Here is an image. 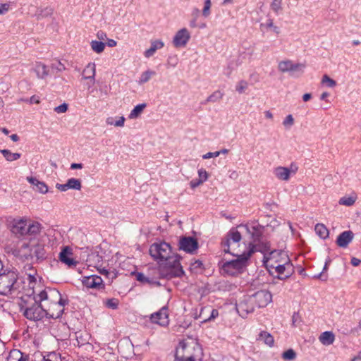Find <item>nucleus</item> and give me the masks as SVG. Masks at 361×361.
I'll list each match as a JSON object with an SVG mask.
<instances>
[{
	"label": "nucleus",
	"mask_w": 361,
	"mask_h": 361,
	"mask_svg": "<svg viewBox=\"0 0 361 361\" xmlns=\"http://www.w3.org/2000/svg\"><path fill=\"white\" fill-rule=\"evenodd\" d=\"M25 102L29 103V104H39L40 99L38 96L33 95L31 97H30L28 99H25Z\"/></svg>",
	"instance_id": "nucleus-58"
},
{
	"label": "nucleus",
	"mask_w": 361,
	"mask_h": 361,
	"mask_svg": "<svg viewBox=\"0 0 361 361\" xmlns=\"http://www.w3.org/2000/svg\"><path fill=\"white\" fill-rule=\"evenodd\" d=\"M255 305L254 302H250V297L240 302L237 306L236 310L242 317H246L249 313L253 312L255 310Z\"/></svg>",
	"instance_id": "nucleus-18"
},
{
	"label": "nucleus",
	"mask_w": 361,
	"mask_h": 361,
	"mask_svg": "<svg viewBox=\"0 0 361 361\" xmlns=\"http://www.w3.org/2000/svg\"><path fill=\"white\" fill-rule=\"evenodd\" d=\"M161 270V267L159 265L157 267H151L148 269L147 273L148 275L153 278V281H155L156 283H153L154 286H160L161 283L159 281V279H163V277L159 274V271Z\"/></svg>",
	"instance_id": "nucleus-30"
},
{
	"label": "nucleus",
	"mask_w": 361,
	"mask_h": 361,
	"mask_svg": "<svg viewBox=\"0 0 361 361\" xmlns=\"http://www.w3.org/2000/svg\"><path fill=\"white\" fill-rule=\"evenodd\" d=\"M293 325L296 326L300 322V316L298 312H294L292 316Z\"/></svg>",
	"instance_id": "nucleus-59"
},
{
	"label": "nucleus",
	"mask_w": 361,
	"mask_h": 361,
	"mask_svg": "<svg viewBox=\"0 0 361 361\" xmlns=\"http://www.w3.org/2000/svg\"><path fill=\"white\" fill-rule=\"evenodd\" d=\"M50 68L53 71H56V72H63L66 70V66H64V64L59 60L56 61L55 62H53L51 64Z\"/></svg>",
	"instance_id": "nucleus-49"
},
{
	"label": "nucleus",
	"mask_w": 361,
	"mask_h": 361,
	"mask_svg": "<svg viewBox=\"0 0 361 361\" xmlns=\"http://www.w3.org/2000/svg\"><path fill=\"white\" fill-rule=\"evenodd\" d=\"M146 107L145 104H140L135 106V108L131 111L129 118H137L143 111V109Z\"/></svg>",
	"instance_id": "nucleus-44"
},
{
	"label": "nucleus",
	"mask_w": 361,
	"mask_h": 361,
	"mask_svg": "<svg viewBox=\"0 0 361 361\" xmlns=\"http://www.w3.org/2000/svg\"><path fill=\"white\" fill-rule=\"evenodd\" d=\"M314 231L317 235L322 239H326L329 237V229L323 224H317L314 227Z\"/></svg>",
	"instance_id": "nucleus-33"
},
{
	"label": "nucleus",
	"mask_w": 361,
	"mask_h": 361,
	"mask_svg": "<svg viewBox=\"0 0 361 361\" xmlns=\"http://www.w3.org/2000/svg\"><path fill=\"white\" fill-rule=\"evenodd\" d=\"M164 46V44L161 40H154L151 42V47L147 49L144 55L146 58L152 56L157 50L161 49Z\"/></svg>",
	"instance_id": "nucleus-28"
},
{
	"label": "nucleus",
	"mask_w": 361,
	"mask_h": 361,
	"mask_svg": "<svg viewBox=\"0 0 361 361\" xmlns=\"http://www.w3.org/2000/svg\"><path fill=\"white\" fill-rule=\"evenodd\" d=\"M274 173L279 180L287 181L290 179L289 171L287 167L278 166L274 169Z\"/></svg>",
	"instance_id": "nucleus-29"
},
{
	"label": "nucleus",
	"mask_w": 361,
	"mask_h": 361,
	"mask_svg": "<svg viewBox=\"0 0 361 361\" xmlns=\"http://www.w3.org/2000/svg\"><path fill=\"white\" fill-rule=\"evenodd\" d=\"M211 0H205L204 6L202 10L204 16L207 17L210 14Z\"/></svg>",
	"instance_id": "nucleus-55"
},
{
	"label": "nucleus",
	"mask_w": 361,
	"mask_h": 361,
	"mask_svg": "<svg viewBox=\"0 0 361 361\" xmlns=\"http://www.w3.org/2000/svg\"><path fill=\"white\" fill-rule=\"evenodd\" d=\"M354 234L351 231L342 232L337 238L336 244L340 247H347L348 244L353 240Z\"/></svg>",
	"instance_id": "nucleus-23"
},
{
	"label": "nucleus",
	"mask_w": 361,
	"mask_h": 361,
	"mask_svg": "<svg viewBox=\"0 0 361 361\" xmlns=\"http://www.w3.org/2000/svg\"><path fill=\"white\" fill-rule=\"evenodd\" d=\"M25 271L26 274L27 275L28 280L30 283L35 282V275H36V270L33 268V267L31 265V264H27L24 267Z\"/></svg>",
	"instance_id": "nucleus-38"
},
{
	"label": "nucleus",
	"mask_w": 361,
	"mask_h": 361,
	"mask_svg": "<svg viewBox=\"0 0 361 361\" xmlns=\"http://www.w3.org/2000/svg\"><path fill=\"white\" fill-rule=\"evenodd\" d=\"M155 74V71L151 70H147L143 72L139 78L138 84L142 85L147 82L150 80L151 77L154 76Z\"/></svg>",
	"instance_id": "nucleus-41"
},
{
	"label": "nucleus",
	"mask_w": 361,
	"mask_h": 361,
	"mask_svg": "<svg viewBox=\"0 0 361 361\" xmlns=\"http://www.w3.org/2000/svg\"><path fill=\"white\" fill-rule=\"evenodd\" d=\"M38 79L44 80L49 75V67L41 61H37L33 68Z\"/></svg>",
	"instance_id": "nucleus-22"
},
{
	"label": "nucleus",
	"mask_w": 361,
	"mask_h": 361,
	"mask_svg": "<svg viewBox=\"0 0 361 361\" xmlns=\"http://www.w3.org/2000/svg\"><path fill=\"white\" fill-rule=\"evenodd\" d=\"M224 93L219 90L215 91L210 96H209L206 100L207 102H216L222 99Z\"/></svg>",
	"instance_id": "nucleus-46"
},
{
	"label": "nucleus",
	"mask_w": 361,
	"mask_h": 361,
	"mask_svg": "<svg viewBox=\"0 0 361 361\" xmlns=\"http://www.w3.org/2000/svg\"><path fill=\"white\" fill-rule=\"evenodd\" d=\"M270 6L271 10L278 14L282 10V0H272Z\"/></svg>",
	"instance_id": "nucleus-48"
},
{
	"label": "nucleus",
	"mask_w": 361,
	"mask_h": 361,
	"mask_svg": "<svg viewBox=\"0 0 361 361\" xmlns=\"http://www.w3.org/2000/svg\"><path fill=\"white\" fill-rule=\"evenodd\" d=\"M135 275L137 281H140L143 284L148 283L150 285H153V283H156L155 281H153V278H151V276L148 275V273H147V274L145 275L143 273L136 272L135 273Z\"/></svg>",
	"instance_id": "nucleus-36"
},
{
	"label": "nucleus",
	"mask_w": 361,
	"mask_h": 361,
	"mask_svg": "<svg viewBox=\"0 0 361 361\" xmlns=\"http://www.w3.org/2000/svg\"><path fill=\"white\" fill-rule=\"evenodd\" d=\"M190 37V33L186 28L178 30L173 37V43L174 47H181L185 46Z\"/></svg>",
	"instance_id": "nucleus-19"
},
{
	"label": "nucleus",
	"mask_w": 361,
	"mask_h": 361,
	"mask_svg": "<svg viewBox=\"0 0 361 361\" xmlns=\"http://www.w3.org/2000/svg\"><path fill=\"white\" fill-rule=\"evenodd\" d=\"M119 300L117 298H110L105 301V305L112 310L118 309Z\"/></svg>",
	"instance_id": "nucleus-50"
},
{
	"label": "nucleus",
	"mask_w": 361,
	"mask_h": 361,
	"mask_svg": "<svg viewBox=\"0 0 361 361\" xmlns=\"http://www.w3.org/2000/svg\"><path fill=\"white\" fill-rule=\"evenodd\" d=\"M42 229V226L39 223H29L26 228V234L24 240H28L30 238H41L40 233Z\"/></svg>",
	"instance_id": "nucleus-20"
},
{
	"label": "nucleus",
	"mask_w": 361,
	"mask_h": 361,
	"mask_svg": "<svg viewBox=\"0 0 361 361\" xmlns=\"http://www.w3.org/2000/svg\"><path fill=\"white\" fill-rule=\"evenodd\" d=\"M269 273L271 275L276 274V276L281 279L284 280L289 278L294 273V267L289 259L288 262L283 264H277L274 259L269 261V268H268Z\"/></svg>",
	"instance_id": "nucleus-7"
},
{
	"label": "nucleus",
	"mask_w": 361,
	"mask_h": 361,
	"mask_svg": "<svg viewBox=\"0 0 361 361\" xmlns=\"http://www.w3.org/2000/svg\"><path fill=\"white\" fill-rule=\"evenodd\" d=\"M294 123V118L291 114L288 115L283 121L285 128H290Z\"/></svg>",
	"instance_id": "nucleus-54"
},
{
	"label": "nucleus",
	"mask_w": 361,
	"mask_h": 361,
	"mask_svg": "<svg viewBox=\"0 0 361 361\" xmlns=\"http://www.w3.org/2000/svg\"><path fill=\"white\" fill-rule=\"evenodd\" d=\"M202 357V348L195 341L180 342L175 354V357L182 361H200Z\"/></svg>",
	"instance_id": "nucleus-2"
},
{
	"label": "nucleus",
	"mask_w": 361,
	"mask_h": 361,
	"mask_svg": "<svg viewBox=\"0 0 361 361\" xmlns=\"http://www.w3.org/2000/svg\"><path fill=\"white\" fill-rule=\"evenodd\" d=\"M250 297V302H254L256 307H264L272 300V295L267 290H259Z\"/></svg>",
	"instance_id": "nucleus-12"
},
{
	"label": "nucleus",
	"mask_w": 361,
	"mask_h": 361,
	"mask_svg": "<svg viewBox=\"0 0 361 361\" xmlns=\"http://www.w3.org/2000/svg\"><path fill=\"white\" fill-rule=\"evenodd\" d=\"M335 340L334 334L331 331L323 332L319 336L320 342L324 345H331Z\"/></svg>",
	"instance_id": "nucleus-34"
},
{
	"label": "nucleus",
	"mask_w": 361,
	"mask_h": 361,
	"mask_svg": "<svg viewBox=\"0 0 361 361\" xmlns=\"http://www.w3.org/2000/svg\"><path fill=\"white\" fill-rule=\"evenodd\" d=\"M37 298L39 302H43L44 304H52L63 300L60 292L57 289L51 288H47L42 290Z\"/></svg>",
	"instance_id": "nucleus-11"
},
{
	"label": "nucleus",
	"mask_w": 361,
	"mask_h": 361,
	"mask_svg": "<svg viewBox=\"0 0 361 361\" xmlns=\"http://www.w3.org/2000/svg\"><path fill=\"white\" fill-rule=\"evenodd\" d=\"M68 109V104L63 103L62 104H61L58 106H56L54 110L57 114H63V113L66 112Z\"/></svg>",
	"instance_id": "nucleus-56"
},
{
	"label": "nucleus",
	"mask_w": 361,
	"mask_h": 361,
	"mask_svg": "<svg viewBox=\"0 0 361 361\" xmlns=\"http://www.w3.org/2000/svg\"><path fill=\"white\" fill-rule=\"evenodd\" d=\"M240 233L232 228L226 235V238L221 242V247L226 253L235 255L232 250H235V247L239 245V243L241 240Z\"/></svg>",
	"instance_id": "nucleus-10"
},
{
	"label": "nucleus",
	"mask_w": 361,
	"mask_h": 361,
	"mask_svg": "<svg viewBox=\"0 0 361 361\" xmlns=\"http://www.w3.org/2000/svg\"><path fill=\"white\" fill-rule=\"evenodd\" d=\"M1 152L4 155L5 159L8 161L17 160L20 157V154L13 153L8 149H1Z\"/></svg>",
	"instance_id": "nucleus-42"
},
{
	"label": "nucleus",
	"mask_w": 361,
	"mask_h": 361,
	"mask_svg": "<svg viewBox=\"0 0 361 361\" xmlns=\"http://www.w3.org/2000/svg\"><path fill=\"white\" fill-rule=\"evenodd\" d=\"M13 255L23 261L40 262L47 258L44 243L41 238L24 240L21 245L13 250Z\"/></svg>",
	"instance_id": "nucleus-1"
},
{
	"label": "nucleus",
	"mask_w": 361,
	"mask_h": 361,
	"mask_svg": "<svg viewBox=\"0 0 361 361\" xmlns=\"http://www.w3.org/2000/svg\"><path fill=\"white\" fill-rule=\"evenodd\" d=\"M27 225L28 224L26 221L20 220L13 226L12 231L16 235L25 237Z\"/></svg>",
	"instance_id": "nucleus-26"
},
{
	"label": "nucleus",
	"mask_w": 361,
	"mask_h": 361,
	"mask_svg": "<svg viewBox=\"0 0 361 361\" xmlns=\"http://www.w3.org/2000/svg\"><path fill=\"white\" fill-rule=\"evenodd\" d=\"M322 84H326L329 87H334L336 85V82L325 74L322 78Z\"/></svg>",
	"instance_id": "nucleus-53"
},
{
	"label": "nucleus",
	"mask_w": 361,
	"mask_h": 361,
	"mask_svg": "<svg viewBox=\"0 0 361 361\" xmlns=\"http://www.w3.org/2000/svg\"><path fill=\"white\" fill-rule=\"evenodd\" d=\"M66 303V300H63L52 304H44L46 317L52 319L59 318L63 313L64 306Z\"/></svg>",
	"instance_id": "nucleus-13"
},
{
	"label": "nucleus",
	"mask_w": 361,
	"mask_h": 361,
	"mask_svg": "<svg viewBox=\"0 0 361 361\" xmlns=\"http://www.w3.org/2000/svg\"><path fill=\"white\" fill-rule=\"evenodd\" d=\"M96 74V66L94 63H89L82 71V78L84 80H91L94 82Z\"/></svg>",
	"instance_id": "nucleus-25"
},
{
	"label": "nucleus",
	"mask_w": 361,
	"mask_h": 361,
	"mask_svg": "<svg viewBox=\"0 0 361 361\" xmlns=\"http://www.w3.org/2000/svg\"><path fill=\"white\" fill-rule=\"evenodd\" d=\"M199 247L196 238L190 236H182L179 239L178 248L187 253L193 254Z\"/></svg>",
	"instance_id": "nucleus-14"
},
{
	"label": "nucleus",
	"mask_w": 361,
	"mask_h": 361,
	"mask_svg": "<svg viewBox=\"0 0 361 361\" xmlns=\"http://www.w3.org/2000/svg\"><path fill=\"white\" fill-rule=\"evenodd\" d=\"M292 61L286 60L279 63L278 68L282 73L290 72Z\"/></svg>",
	"instance_id": "nucleus-45"
},
{
	"label": "nucleus",
	"mask_w": 361,
	"mask_h": 361,
	"mask_svg": "<svg viewBox=\"0 0 361 361\" xmlns=\"http://www.w3.org/2000/svg\"><path fill=\"white\" fill-rule=\"evenodd\" d=\"M27 180L32 185L36 186L37 191L42 194H45L48 192V186L44 182H41L36 178L28 176Z\"/></svg>",
	"instance_id": "nucleus-27"
},
{
	"label": "nucleus",
	"mask_w": 361,
	"mask_h": 361,
	"mask_svg": "<svg viewBox=\"0 0 361 361\" xmlns=\"http://www.w3.org/2000/svg\"><path fill=\"white\" fill-rule=\"evenodd\" d=\"M254 252V248H251L247 252H244L242 255L235 253L233 255L237 256V259L225 262L222 265L223 270L231 276L241 274L247 265V259Z\"/></svg>",
	"instance_id": "nucleus-6"
},
{
	"label": "nucleus",
	"mask_w": 361,
	"mask_h": 361,
	"mask_svg": "<svg viewBox=\"0 0 361 361\" xmlns=\"http://www.w3.org/2000/svg\"><path fill=\"white\" fill-rule=\"evenodd\" d=\"M87 261L90 263V265L99 269V267L102 265V257L97 253H92L89 255Z\"/></svg>",
	"instance_id": "nucleus-37"
},
{
	"label": "nucleus",
	"mask_w": 361,
	"mask_h": 361,
	"mask_svg": "<svg viewBox=\"0 0 361 361\" xmlns=\"http://www.w3.org/2000/svg\"><path fill=\"white\" fill-rule=\"evenodd\" d=\"M37 298H35V302L26 307L23 310V315L30 320L39 321L46 317L44 304L41 305Z\"/></svg>",
	"instance_id": "nucleus-9"
},
{
	"label": "nucleus",
	"mask_w": 361,
	"mask_h": 361,
	"mask_svg": "<svg viewBox=\"0 0 361 361\" xmlns=\"http://www.w3.org/2000/svg\"><path fill=\"white\" fill-rule=\"evenodd\" d=\"M247 87H248V82L244 80H241L237 83V85L235 86V90L238 93L242 94L245 91V90Z\"/></svg>",
	"instance_id": "nucleus-52"
},
{
	"label": "nucleus",
	"mask_w": 361,
	"mask_h": 361,
	"mask_svg": "<svg viewBox=\"0 0 361 361\" xmlns=\"http://www.w3.org/2000/svg\"><path fill=\"white\" fill-rule=\"evenodd\" d=\"M258 340L263 341L265 344L268 345L269 346H273L274 343L273 336L265 331H262L260 332Z\"/></svg>",
	"instance_id": "nucleus-35"
},
{
	"label": "nucleus",
	"mask_w": 361,
	"mask_h": 361,
	"mask_svg": "<svg viewBox=\"0 0 361 361\" xmlns=\"http://www.w3.org/2000/svg\"><path fill=\"white\" fill-rule=\"evenodd\" d=\"M177 58L176 56L169 57L168 59V65L172 67H175L177 65Z\"/></svg>",
	"instance_id": "nucleus-64"
},
{
	"label": "nucleus",
	"mask_w": 361,
	"mask_h": 361,
	"mask_svg": "<svg viewBox=\"0 0 361 361\" xmlns=\"http://www.w3.org/2000/svg\"><path fill=\"white\" fill-rule=\"evenodd\" d=\"M149 252L154 260H159L160 262L169 259L174 256L171 255V245L164 241L154 243L150 245Z\"/></svg>",
	"instance_id": "nucleus-8"
},
{
	"label": "nucleus",
	"mask_w": 361,
	"mask_h": 361,
	"mask_svg": "<svg viewBox=\"0 0 361 361\" xmlns=\"http://www.w3.org/2000/svg\"><path fill=\"white\" fill-rule=\"evenodd\" d=\"M39 16H41L42 18L51 16L54 13V8L50 6H47L43 8H39Z\"/></svg>",
	"instance_id": "nucleus-47"
},
{
	"label": "nucleus",
	"mask_w": 361,
	"mask_h": 361,
	"mask_svg": "<svg viewBox=\"0 0 361 361\" xmlns=\"http://www.w3.org/2000/svg\"><path fill=\"white\" fill-rule=\"evenodd\" d=\"M180 256L176 255L169 259L159 262L161 267L159 274L163 277V279L170 280L184 274V271L180 263Z\"/></svg>",
	"instance_id": "nucleus-4"
},
{
	"label": "nucleus",
	"mask_w": 361,
	"mask_h": 361,
	"mask_svg": "<svg viewBox=\"0 0 361 361\" xmlns=\"http://www.w3.org/2000/svg\"><path fill=\"white\" fill-rule=\"evenodd\" d=\"M72 255V249L68 246L64 247L59 254V259L68 267L75 266L77 262L71 257Z\"/></svg>",
	"instance_id": "nucleus-21"
},
{
	"label": "nucleus",
	"mask_w": 361,
	"mask_h": 361,
	"mask_svg": "<svg viewBox=\"0 0 361 361\" xmlns=\"http://www.w3.org/2000/svg\"><path fill=\"white\" fill-rule=\"evenodd\" d=\"M282 358L285 360H293L296 358V353L293 349H288L283 353Z\"/></svg>",
	"instance_id": "nucleus-51"
},
{
	"label": "nucleus",
	"mask_w": 361,
	"mask_h": 361,
	"mask_svg": "<svg viewBox=\"0 0 361 361\" xmlns=\"http://www.w3.org/2000/svg\"><path fill=\"white\" fill-rule=\"evenodd\" d=\"M168 309L166 307H163L159 311L152 314L150 319L153 323L157 324L160 326H165L169 323Z\"/></svg>",
	"instance_id": "nucleus-16"
},
{
	"label": "nucleus",
	"mask_w": 361,
	"mask_h": 361,
	"mask_svg": "<svg viewBox=\"0 0 361 361\" xmlns=\"http://www.w3.org/2000/svg\"><path fill=\"white\" fill-rule=\"evenodd\" d=\"M204 181H202V180H200L199 178L198 179H194V180H192L190 183V187L194 189L197 187H198L199 185H200L201 184L203 183Z\"/></svg>",
	"instance_id": "nucleus-61"
},
{
	"label": "nucleus",
	"mask_w": 361,
	"mask_h": 361,
	"mask_svg": "<svg viewBox=\"0 0 361 361\" xmlns=\"http://www.w3.org/2000/svg\"><path fill=\"white\" fill-rule=\"evenodd\" d=\"M35 358H37L41 361H59L60 358L56 353H49L47 355H43L41 353H36L33 355ZM34 361H36L35 360Z\"/></svg>",
	"instance_id": "nucleus-32"
},
{
	"label": "nucleus",
	"mask_w": 361,
	"mask_h": 361,
	"mask_svg": "<svg viewBox=\"0 0 361 361\" xmlns=\"http://www.w3.org/2000/svg\"><path fill=\"white\" fill-rule=\"evenodd\" d=\"M305 68V63H294L293 62H292L291 68H290L289 73H290V75L295 76V73L298 72L301 73H303Z\"/></svg>",
	"instance_id": "nucleus-43"
},
{
	"label": "nucleus",
	"mask_w": 361,
	"mask_h": 361,
	"mask_svg": "<svg viewBox=\"0 0 361 361\" xmlns=\"http://www.w3.org/2000/svg\"><path fill=\"white\" fill-rule=\"evenodd\" d=\"M198 176H199V179L200 180H202V181H205L207 180L208 178V173H207V171L205 170H204L203 169H201L198 171Z\"/></svg>",
	"instance_id": "nucleus-57"
},
{
	"label": "nucleus",
	"mask_w": 361,
	"mask_h": 361,
	"mask_svg": "<svg viewBox=\"0 0 361 361\" xmlns=\"http://www.w3.org/2000/svg\"><path fill=\"white\" fill-rule=\"evenodd\" d=\"M240 228H245L251 235L252 242L250 243V249L254 248L255 252H266L270 250V245L267 242H262L264 227L257 222L250 224L240 225Z\"/></svg>",
	"instance_id": "nucleus-3"
},
{
	"label": "nucleus",
	"mask_w": 361,
	"mask_h": 361,
	"mask_svg": "<svg viewBox=\"0 0 361 361\" xmlns=\"http://www.w3.org/2000/svg\"><path fill=\"white\" fill-rule=\"evenodd\" d=\"M10 8L9 4H0V14H4L6 13Z\"/></svg>",
	"instance_id": "nucleus-62"
},
{
	"label": "nucleus",
	"mask_w": 361,
	"mask_h": 361,
	"mask_svg": "<svg viewBox=\"0 0 361 361\" xmlns=\"http://www.w3.org/2000/svg\"><path fill=\"white\" fill-rule=\"evenodd\" d=\"M271 259H274V261H276V264H284V263L288 262L290 259L286 252L283 250H274L270 252L269 256L267 258V260L265 261V264L267 268H269V261Z\"/></svg>",
	"instance_id": "nucleus-15"
},
{
	"label": "nucleus",
	"mask_w": 361,
	"mask_h": 361,
	"mask_svg": "<svg viewBox=\"0 0 361 361\" xmlns=\"http://www.w3.org/2000/svg\"><path fill=\"white\" fill-rule=\"evenodd\" d=\"M67 186L68 189L80 190L82 188L81 180L77 178H69L67 180Z\"/></svg>",
	"instance_id": "nucleus-40"
},
{
	"label": "nucleus",
	"mask_w": 361,
	"mask_h": 361,
	"mask_svg": "<svg viewBox=\"0 0 361 361\" xmlns=\"http://www.w3.org/2000/svg\"><path fill=\"white\" fill-rule=\"evenodd\" d=\"M298 166L295 164H291L290 166L288 168V170L289 171V175L290 176L291 173L295 174L298 171Z\"/></svg>",
	"instance_id": "nucleus-63"
},
{
	"label": "nucleus",
	"mask_w": 361,
	"mask_h": 361,
	"mask_svg": "<svg viewBox=\"0 0 361 361\" xmlns=\"http://www.w3.org/2000/svg\"><path fill=\"white\" fill-rule=\"evenodd\" d=\"M221 154V152H208L202 156L204 159H210L212 157H216Z\"/></svg>",
	"instance_id": "nucleus-60"
},
{
	"label": "nucleus",
	"mask_w": 361,
	"mask_h": 361,
	"mask_svg": "<svg viewBox=\"0 0 361 361\" xmlns=\"http://www.w3.org/2000/svg\"><path fill=\"white\" fill-rule=\"evenodd\" d=\"M20 282L18 274L13 270L0 274V295H8L19 291Z\"/></svg>",
	"instance_id": "nucleus-5"
},
{
	"label": "nucleus",
	"mask_w": 361,
	"mask_h": 361,
	"mask_svg": "<svg viewBox=\"0 0 361 361\" xmlns=\"http://www.w3.org/2000/svg\"><path fill=\"white\" fill-rule=\"evenodd\" d=\"M357 200V195L356 193L353 192L349 196H343L338 200V204L340 205H344L346 207L353 206L356 200Z\"/></svg>",
	"instance_id": "nucleus-31"
},
{
	"label": "nucleus",
	"mask_w": 361,
	"mask_h": 361,
	"mask_svg": "<svg viewBox=\"0 0 361 361\" xmlns=\"http://www.w3.org/2000/svg\"><path fill=\"white\" fill-rule=\"evenodd\" d=\"M92 49L97 54H100L104 51L105 44L101 41L92 40L90 42Z\"/></svg>",
	"instance_id": "nucleus-39"
},
{
	"label": "nucleus",
	"mask_w": 361,
	"mask_h": 361,
	"mask_svg": "<svg viewBox=\"0 0 361 361\" xmlns=\"http://www.w3.org/2000/svg\"><path fill=\"white\" fill-rule=\"evenodd\" d=\"M82 283L87 288L102 289L104 288L102 279L97 275L85 276Z\"/></svg>",
	"instance_id": "nucleus-17"
},
{
	"label": "nucleus",
	"mask_w": 361,
	"mask_h": 361,
	"mask_svg": "<svg viewBox=\"0 0 361 361\" xmlns=\"http://www.w3.org/2000/svg\"><path fill=\"white\" fill-rule=\"evenodd\" d=\"M7 359L8 361H34L33 360H30L28 355L22 353L18 349L11 350Z\"/></svg>",
	"instance_id": "nucleus-24"
}]
</instances>
